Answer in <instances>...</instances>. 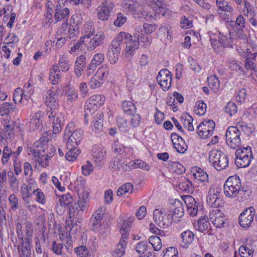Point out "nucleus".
Here are the masks:
<instances>
[{"label": "nucleus", "instance_id": "dca6fc26", "mask_svg": "<svg viewBox=\"0 0 257 257\" xmlns=\"http://www.w3.org/2000/svg\"><path fill=\"white\" fill-rule=\"evenodd\" d=\"M92 156L95 166H101L106 160V150L102 146L95 145L92 149Z\"/></svg>", "mask_w": 257, "mask_h": 257}, {"label": "nucleus", "instance_id": "7c9ffc66", "mask_svg": "<svg viewBox=\"0 0 257 257\" xmlns=\"http://www.w3.org/2000/svg\"><path fill=\"white\" fill-rule=\"evenodd\" d=\"M73 201V198L69 193L63 195L59 199V204L57 203L56 208L57 212L62 213L65 210L66 205H69Z\"/></svg>", "mask_w": 257, "mask_h": 257}, {"label": "nucleus", "instance_id": "f257e3e1", "mask_svg": "<svg viewBox=\"0 0 257 257\" xmlns=\"http://www.w3.org/2000/svg\"><path fill=\"white\" fill-rule=\"evenodd\" d=\"M130 37V34L121 32L112 40L108 48L107 54L108 60L110 63L115 64L118 61L123 38H128Z\"/></svg>", "mask_w": 257, "mask_h": 257}, {"label": "nucleus", "instance_id": "bf43d9fd", "mask_svg": "<svg viewBox=\"0 0 257 257\" xmlns=\"http://www.w3.org/2000/svg\"><path fill=\"white\" fill-rule=\"evenodd\" d=\"M238 251L241 257H252L253 253V251L246 245L241 246Z\"/></svg>", "mask_w": 257, "mask_h": 257}, {"label": "nucleus", "instance_id": "bb28decb", "mask_svg": "<svg viewBox=\"0 0 257 257\" xmlns=\"http://www.w3.org/2000/svg\"><path fill=\"white\" fill-rule=\"evenodd\" d=\"M170 213L173 217L181 218L184 215V209L183 203L180 200L176 199L170 206Z\"/></svg>", "mask_w": 257, "mask_h": 257}, {"label": "nucleus", "instance_id": "a19ab883", "mask_svg": "<svg viewBox=\"0 0 257 257\" xmlns=\"http://www.w3.org/2000/svg\"><path fill=\"white\" fill-rule=\"evenodd\" d=\"M67 148L69 150L68 152L66 153L65 158L69 161H73L77 159V156L80 153V151L76 147L68 146L67 144Z\"/></svg>", "mask_w": 257, "mask_h": 257}, {"label": "nucleus", "instance_id": "79ce46f5", "mask_svg": "<svg viewBox=\"0 0 257 257\" xmlns=\"http://www.w3.org/2000/svg\"><path fill=\"white\" fill-rule=\"evenodd\" d=\"M16 105L12 103L4 102L0 106V114L2 116L7 115L14 111Z\"/></svg>", "mask_w": 257, "mask_h": 257}, {"label": "nucleus", "instance_id": "c9c22d12", "mask_svg": "<svg viewBox=\"0 0 257 257\" xmlns=\"http://www.w3.org/2000/svg\"><path fill=\"white\" fill-rule=\"evenodd\" d=\"M242 62L238 60L232 59L228 60V67L232 72L244 74L245 72L242 68Z\"/></svg>", "mask_w": 257, "mask_h": 257}, {"label": "nucleus", "instance_id": "ea45409f", "mask_svg": "<svg viewBox=\"0 0 257 257\" xmlns=\"http://www.w3.org/2000/svg\"><path fill=\"white\" fill-rule=\"evenodd\" d=\"M133 17L136 19L143 18L148 21H152L154 19L152 15L145 8L140 11L137 10L134 14Z\"/></svg>", "mask_w": 257, "mask_h": 257}, {"label": "nucleus", "instance_id": "20e7f679", "mask_svg": "<svg viewBox=\"0 0 257 257\" xmlns=\"http://www.w3.org/2000/svg\"><path fill=\"white\" fill-rule=\"evenodd\" d=\"M235 164L238 167H248L253 158L251 147L247 146L237 149L235 152Z\"/></svg>", "mask_w": 257, "mask_h": 257}, {"label": "nucleus", "instance_id": "5701e85b", "mask_svg": "<svg viewBox=\"0 0 257 257\" xmlns=\"http://www.w3.org/2000/svg\"><path fill=\"white\" fill-rule=\"evenodd\" d=\"M220 44L224 47L231 46L233 42V38L231 37V33L228 28H225L218 31Z\"/></svg>", "mask_w": 257, "mask_h": 257}, {"label": "nucleus", "instance_id": "7ed1b4c3", "mask_svg": "<svg viewBox=\"0 0 257 257\" xmlns=\"http://www.w3.org/2000/svg\"><path fill=\"white\" fill-rule=\"evenodd\" d=\"M209 159L210 163L217 171L225 169L228 165V156L220 151L211 150Z\"/></svg>", "mask_w": 257, "mask_h": 257}, {"label": "nucleus", "instance_id": "4d7b16f0", "mask_svg": "<svg viewBox=\"0 0 257 257\" xmlns=\"http://www.w3.org/2000/svg\"><path fill=\"white\" fill-rule=\"evenodd\" d=\"M103 83V81L100 80V78L96 74H94L89 82V85L91 88L95 89L100 87Z\"/></svg>", "mask_w": 257, "mask_h": 257}, {"label": "nucleus", "instance_id": "e433bc0d", "mask_svg": "<svg viewBox=\"0 0 257 257\" xmlns=\"http://www.w3.org/2000/svg\"><path fill=\"white\" fill-rule=\"evenodd\" d=\"M65 95L68 102L72 103L77 100L78 93L76 90L71 86H67L65 89Z\"/></svg>", "mask_w": 257, "mask_h": 257}, {"label": "nucleus", "instance_id": "aec40b11", "mask_svg": "<svg viewBox=\"0 0 257 257\" xmlns=\"http://www.w3.org/2000/svg\"><path fill=\"white\" fill-rule=\"evenodd\" d=\"M30 152L33 156V159L37 162L42 167H46L48 166V160L50 158L46 154L42 153L41 150L35 147V145L31 147Z\"/></svg>", "mask_w": 257, "mask_h": 257}, {"label": "nucleus", "instance_id": "603ef678", "mask_svg": "<svg viewBox=\"0 0 257 257\" xmlns=\"http://www.w3.org/2000/svg\"><path fill=\"white\" fill-rule=\"evenodd\" d=\"M9 175V183L11 189L14 191H17L19 190V181L17 177L14 174L13 172L11 175Z\"/></svg>", "mask_w": 257, "mask_h": 257}, {"label": "nucleus", "instance_id": "c85d7f7f", "mask_svg": "<svg viewBox=\"0 0 257 257\" xmlns=\"http://www.w3.org/2000/svg\"><path fill=\"white\" fill-rule=\"evenodd\" d=\"M69 16V10L61 5L57 6L54 13V17L56 21L59 22L64 20L67 21Z\"/></svg>", "mask_w": 257, "mask_h": 257}, {"label": "nucleus", "instance_id": "f704fd0d", "mask_svg": "<svg viewBox=\"0 0 257 257\" xmlns=\"http://www.w3.org/2000/svg\"><path fill=\"white\" fill-rule=\"evenodd\" d=\"M61 73L58 66L54 65L49 72V80L54 85L57 84L60 81Z\"/></svg>", "mask_w": 257, "mask_h": 257}, {"label": "nucleus", "instance_id": "2f4dec72", "mask_svg": "<svg viewBox=\"0 0 257 257\" xmlns=\"http://www.w3.org/2000/svg\"><path fill=\"white\" fill-rule=\"evenodd\" d=\"M86 66V58L84 55L79 56L75 62L74 72L77 77L82 75Z\"/></svg>", "mask_w": 257, "mask_h": 257}, {"label": "nucleus", "instance_id": "8fccbe9b", "mask_svg": "<svg viewBox=\"0 0 257 257\" xmlns=\"http://www.w3.org/2000/svg\"><path fill=\"white\" fill-rule=\"evenodd\" d=\"M224 111L229 116H234L237 112V106L234 102L229 101L224 107Z\"/></svg>", "mask_w": 257, "mask_h": 257}, {"label": "nucleus", "instance_id": "49530a36", "mask_svg": "<svg viewBox=\"0 0 257 257\" xmlns=\"http://www.w3.org/2000/svg\"><path fill=\"white\" fill-rule=\"evenodd\" d=\"M209 225L210 223L206 218H202L197 223H194V227L197 230L203 232L208 228Z\"/></svg>", "mask_w": 257, "mask_h": 257}, {"label": "nucleus", "instance_id": "4be33fe9", "mask_svg": "<svg viewBox=\"0 0 257 257\" xmlns=\"http://www.w3.org/2000/svg\"><path fill=\"white\" fill-rule=\"evenodd\" d=\"M134 37L138 41L142 42L144 47H148L152 43V36L144 35L141 25L137 26L135 27Z\"/></svg>", "mask_w": 257, "mask_h": 257}, {"label": "nucleus", "instance_id": "de8ad7c7", "mask_svg": "<svg viewBox=\"0 0 257 257\" xmlns=\"http://www.w3.org/2000/svg\"><path fill=\"white\" fill-rule=\"evenodd\" d=\"M133 191V186L131 183H126L118 189L116 194L118 196H121L123 194L128 193H132Z\"/></svg>", "mask_w": 257, "mask_h": 257}, {"label": "nucleus", "instance_id": "6e6d98bb", "mask_svg": "<svg viewBox=\"0 0 257 257\" xmlns=\"http://www.w3.org/2000/svg\"><path fill=\"white\" fill-rule=\"evenodd\" d=\"M207 81L208 85L211 89L214 90H218L220 86V81L216 76H210L208 78Z\"/></svg>", "mask_w": 257, "mask_h": 257}, {"label": "nucleus", "instance_id": "a211bd4d", "mask_svg": "<svg viewBox=\"0 0 257 257\" xmlns=\"http://www.w3.org/2000/svg\"><path fill=\"white\" fill-rule=\"evenodd\" d=\"M47 114L50 119H53V134H57L59 133L62 130V126L63 124L64 116L63 114L57 110L51 111V112Z\"/></svg>", "mask_w": 257, "mask_h": 257}, {"label": "nucleus", "instance_id": "f3484780", "mask_svg": "<svg viewBox=\"0 0 257 257\" xmlns=\"http://www.w3.org/2000/svg\"><path fill=\"white\" fill-rule=\"evenodd\" d=\"M130 36L131 37L128 38H123V40L126 44L124 50V54L125 57L127 58H131L139 47V41L136 40H133L132 39L133 36L130 34Z\"/></svg>", "mask_w": 257, "mask_h": 257}, {"label": "nucleus", "instance_id": "1a4fd4ad", "mask_svg": "<svg viewBox=\"0 0 257 257\" xmlns=\"http://www.w3.org/2000/svg\"><path fill=\"white\" fill-rule=\"evenodd\" d=\"M173 217L167 214L164 209H155L153 211V220L160 227L165 228L171 224Z\"/></svg>", "mask_w": 257, "mask_h": 257}, {"label": "nucleus", "instance_id": "052dcab7", "mask_svg": "<svg viewBox=\"0 0 257 257\" xmlns=\"http://www.w3.org/2000/svg\"><path fill=\"white\" fill-rule=\"evenodd\" d=\"M206 110V104L202 101L200 100L196 103L195 113L199 115H203Z\"/></svg>", "mask_w": 257, "mask_h": 257}, {"label": "nucleus", "instance_id": "2eb2a0df", "mask_svg": "<svg viewBox=\"0 0 257 257\" xmlns=\"http://www.w3.org/2000/svg\"><path fill=\"white\" fill-rule=\"evenodd\" d=\"M209 217L210 221L216 228H221L224 227L226 218L220 209H212L209 214Z\"/></svg>", "mask_w": 257, "mask_h": 257}, {"label": "nucleus", "instance_id": "0eeeda50", "mask_svg": "<svg viewBox=\"0 0 257 257\" xmlns=\"http://www.w3.org/2000/svg\"><path fill=\"white\" fill-rule=\"evenodd\" d=\"M105 100V97L102 95H94L88 99L86 102L85 107L84 117H86L90 114H92L97 107L101 106Z\"/></svg>", "mask_w": 257, "mask_h": 257}, {"label": "nucleus", "instance_id": "9d476101", "mask_svg": "<svg viewBox=\"0 0 257 257\" xmlns=\"http://www.w3.org/2000/svg\"><path fill=\"white\" fill-rule=\"evenodd\" d=\"M215 126L213 120H204L197 126V133L201 139H206L213 135Z\"/></svg>", "mask_w": 257, "mask_h": 257}, {"label": "nucleus", "instance_id": "13d9d810", "mask_svg": "<svg viewBox=\"0 0 257 257\" xmlns=\"http://www.w3.org/2000/svg\"><path fill=\"white\" fill-rule=\"evenodd\" d=\"M126 245H123L122 244L118 243L114 250L112 253L114 257H121L125 253Z\"/></svg>", "mask_w": 257, "mask_h": 257}, {"label": "nucleus", "instance_id": "09e8293b", "mask_svg": "<svg viewBox=\"0 0 257 257\" xmlns=\"http://www.w3.org/2000/svg\"><path fill=\"white\" fill-rule=\"evenodd\" d=\"M179 188L185 192L191 193L193 192L194 187L192 182L188 179H184V180L179 184Z\"/></svg>", "mask_w": 257, "mask_h": 257}, {"label": "nucleus", "instance_id": "9b49d317", "mask_svg": "<svg viewBox=\"0 0 257 257\" xmlns=\"http://www.w3.org/2000/svg\"><path fill=\"white\" fill-rule=\"evenodd\" d=\"M221 190L220 188L214 187H211L209 190L207 202L209 205L215 208L223 204L222 196L220 194Z\"/></svg>", "mask_w": 257, "mask_h": 257}, {"label": "nucleus", "instance_id": "473e14b6", "mask_svg": "<svg viewBox=\"0 0 257 257\" xmlns=\"http://www.w3.org/2000/svg\"><path fill=\"white\" fill-rule=\"evenodd\" d=\"M191 173L196 181L200 182H208V175L201 169L197 167H194L192 169Z\"/></svg>", "mask_w": 257, "mask_h": 257}, {"label": "nucleus", "instance_id": "393cba45", "mask_svg": "<svg viewBox=\"0 0 257 257\" xmlns=\"http://www.w3.org/2000/svg\"><path fill=\"white\" fill-rule=\"evenodd\" d=\"M44 115L42 111L39 110L31 115L29 126L31 130L34 131L42 125Z\"/></svg>", "mask_w": 257, "mask_h": 257}, {"label": "nucleus", "instance_id": "39448f33", "mask_svg": "<svg viewBox=\"0 0 257 257\" xmlns=\"http://www.w3.org/2000/svg\"><path fill=\"white\" fill-rule=\"evenodd\" d=\"M52 134L51 131L46 132L40 139L34 143L35 147L41 150L50 158L52 157L55 152V149L52 144L49 143V137Z\"/></svg>", "mask_w": 257, "mask_h": 257}, {"label": "nucleus", "instance_id": "412c9836", "mask_svg": "<svg viewBox=\"0 0 257 257\" xmlns=\"http://www.w3.org/2000/svg\"><path fill=\"white\" fill-rule=\"evenodd\" d=\"M183 201L187 207L188 213L192 216L196 215L198 212V204L192 196L190 195L185 196Z\"/></svg>", "mask_w": 257, "mask_h": 257}, {"label": "nucleus", "instance_id": "680f3d73", "mask_svg": "<svg viewBox=\"0 0 257 257\" xmlns=\"http://www.w3.org/2000/svg\"><path fill=\"white\" fill-rule=\"evenodd\" d=\"M174 147L176 151L180 153H184L187 150V145L183 139H180V141L174 143Z\"/></svg>", "mask_w": 257, "mask_h": 257}, {"label": "nucleus", "instance_id": "cd10ccee", "mask_svg": "<svg viewBox=\"0 0 257 257\" xmlns=\"http://www.w3.org/2000/svg\"><path fill=\"white\" fill-rule=\"evenodd\" d=\"M105 210L104 207H100L91 217V222L92 224V228L94 230H97L98 227L101 226L100 222L103 218V214L105 212Z\"/></svg>", "mask_w": 257, "mask_h": 257}, {"label": "nucleus", "instance_id": "c03bdc74", "mask_svg": "<svg viewBox=\"0 0 257 257\" xmlns=\"http://www.w3.org/2000/svg\"><path fill=\"white\" fill-rule=\"evenodd\" d=\"M122 108L124 112L127 115H132L136 111L135 104L130 101H124L122 103Z\"/></svg>", "mask_w": 257, "mask_h": 257}, {"label": "nucleus", "instance_id": "5fc2aeb1", "mask_svg": "<svg viewBox=\"0 0 257 257\" xmlns=\"http://www.w3.org/2000/svg\"><path fill=\"white\" fill-rule=\"evenodd\" d=\"M33 194L36 196L35 200L39 203L44 204L46 201V198L44 193L40 189L34 190Z\"/></svg>", "mask_w": 257, "mask_h": 257}, {"label": "nucleus", "instance_id": "f8f14e48", "mask_svg": "<svg viewBox=\"0 0 257 257\" xmlns=\"http://www.w3.org/2000/svg\"><path fill=\"white\" fill-rule=\"evenodd\" d=\"M255 213V209L252 206L245 209L238 218V222L240 226L243 228L250 227L253 221Z\"/></svg>", "mask_w": 257, "mask_h": 257}, {"label": "nucleus", "instance_id": "a878e982", "mask_svg": "<svg viewBox=\"0 0 257 257\" xmlns=\"http://www.w3.org/2000/svg\"><path fill=\"white\" fill-rule=\"evenodd\" d=\"M127 158L122 157L121 156L113 158L109 163V167L113 170L125 171L127 169L126 160Z\"/></svg>", "mask_w": 257, "mask_h": 257}, {"label": "nucleus", "instance_id": "3c124183", "mask_svg": "<svg viewBox=\"0 0 257 257\" xmlns=\"http://www.w3.org/2000/svg\"><path fill=\"white\" fill-rule=\"evenodd\" d=\"M149 243L152 245L154 249L159 251L162 247V241L161 238L158 236H151L149 238Z\"/></svg>", "mask_w": 257, "mask_h": 257}, {"label": "nucleus", "instance_id": "423d86ee", "mask_svg": "<svg viewBox=\"0 0 257 257\" xmlns=\"http://www.w3.org/2000/svg\"><path fill=\"white\" fill-rule=\"evenodd\" d=\"M78 199L77 202L73 205L72 208L70 209V213L71 214L72 210L73 213L77 214H82L86 210L89 205V193L86 191H78Z\"/></svg>", "mask_w": 257, "mask_h": 257}, {"label": "nucleus", "instance_id": "72a5a7b5", "mask_svg": "<svg viewBox=\"0 0 257 257\" xmlns=\"http://www.w3.org/2000/svg\"><path fill=\"white\" fill-rule=\"evenodd\" d=\"M103 116V113L101 111H98L95 114L93 120V128L95 131H100L102 129Z\"/></svg>", "mask_w": 257, "mask_h": 257}, {"label": "nucleus", "instance_id": "4c0bfd02", "mask_svg": "<svg viewBox=\"0 0 257 257\" xmlns=\"http://www.w3.org/2000/svg\"><path fill=\"white\" fill-rule=\"evenodd\" d=\"M182 241L184 244V247H187L188 245L190 244L194 238L193 232L189 230L184 231L181 234Z\"/></svg>", "mask_w": 257, "mask_h": 257}, {"label": "nucleus", "instance_id": "338daca9", "mask_svg": "<svg viewBox=\"0 0 257 257\" xmlns=\"http://www.w3.org/2000/svg\"><path fill=\"white\" fill-rule=\"evenodd\" d=\"M84 31L85 32V34L82 39L89 38L93 34V33L94 32V29L91 25L90 23H86L84 25Z\"/></svg>", "mask_w": 257, "mask_h": 257}, {"label": "nucleus", "instance_id": "6e6552de", "mask_svg": "<svg viewBox=\"0 0 257 257\" xmlns=\"http://www.w3.org/2000/svg\"><path fill=\"white\" fill-rule=\"evenodd\" d=\"M226 144L232 149L238 147L241 142L239 129L236 126H229L225 135Z\"/></svg>", "mask_w": 257, "mask_h": 257}, {"label": "nucleus", "instance_id": "0e129e2a", "mask_svg": "<svg viewBox=\"0 0 257 257\" xmlns=\"http://www.w3.org/2000/svg\"><path fill=\"white\" fill-rule=\"evenodd\" d=\"M8 200L12 210L15 211L19 208V200L15 194H12L10 195Z\"/></svg>", "mask_w": 257, "mask_h": 257}, {"label": "nucleus", "instance_id": "6ab92c4d", "mask_svg": "<svg viewBox=\"0 0 257 257\" xmlns=\"http://www.w3.org/2000/svg\"><path fill=\"white\" fill-rule=\"evenodd\" d=\"M45 103L47 107V114L51 111L58 110L59 106L58 97L55 92L51 90H48L45 94Z\"/></svg>", "mask_w": 257, "mask_h": 257}, {"label": "nucleus", "instance_id": "864d4df0", "mask_svg": "<svg viewBox=\"0 0 257 257\" xmlns=\"http://www.w3.org/2000/svg\"><path fill=\"white\" fill-rule=\"evenodd\" d=\"M20 257H29L31 254L30 247L28 242H23L21 246L19 247Z\"/></svg>", "mask_w": 257, "mask_h": 257}, {"label": "nucleus", "instance_id": "a18cd8bd", "mask_svg": "<svg viewBox=\"0 0 257 257\" xmlns=\"http://www.w3.org/2000/svg\"><path fill=\"white\" fill-rule=\"evenodd\" d=\"M109 73V68L107 65H103L97 70L96 74L100 80L104 81L107 78Z\"/></svg>", "mask_w": 257, "mask_h": 257}, {"label": "nucleus", "instance_id": "774afa93", "mask_svg": "<svg viewBox=\"0 0 257 257\" xmlns=\"http://www.w3.org/2000/svg\"><path fill=\"white\" fill-rule=\"evenodd\" d=\"M216 2L218 9L222 11L230 12L233 10L232 8L228 5L224 0H216Z\"/></svg>", "mask_w": 257, "mask_h": 257}, {"label": "nucleus", "instance_id": "37998d69", "mask_svg": "<svg viewBox=\"0 0 257 257\" xmlns=\"http://www.w3.org/2000/svg\"><path fill=\"white\" fill-rule=\"evenodd\" d=\"M122 8L125 11L131 12L134 16V14L136 12L137 5L136 3L132 0L124 1L121 4Z\"/></svg>", "mask_w": 257, "mask_h": 257}, {"label": "nucleus", "instance_id": "b1692460", "mask_svg": "<svg viewBox=\"0 0 257 257\" xmlns=\"http://www.w3.org/2000/svg\"><path fill=\"white\" fill-rule=\"evenodd\" d=\"M83 130L78 128L73 131L69 137L67 144L68 146L76 147L83 139Z\"/></svg>", "mask_w": 257, "mask_h": 257}, {"label": "nucleus", "instance_id": "58836bf2", "mask_svg": "<svg viewBox=\"0 0 257 257\" xmlns=\"http://www.w3.org/2000/svg\"><path fill=\"white\" fill-rule=\"evenodd\" d=\"M62 71L66 72L69 69L70 64L69 60L67 56L65 54L60 55L58 61V65H57Z\"/></svg>", "mask_w": 257, "mask_h": 257}, {"label": "nucleus", "instance_id": "69168bd1", "mask_svg": "<svg viewBox=\"0 0 257 257\" xmlns=\"http://www.w3.org/2000/svg\"><path fill=\"white\" fill-rule=\"evenodd\" d=\"M133 218H129L127 220H123L121 222L120 232H128L132 227Z\"/></svg>", "mask_w": 257, "mask_h": 257}, {"label": "nucleus", "instance_id": "ddd939ff", "mask_svg": "<svg viewBox=\"0 0 257 257\" xmlns=\"http://www.w3.org/2000/svg\"><path fill=\"white\" fill-rule=\"evenodd\" d=\"M114 5L110 2L104 1L96 9L97 17L102 21H107L112 12Z\"/></svg>", "mask_w": 257, "mask_h": 257}, {"label": "nucleus", "instance_id": "e2e57ef3", "mask_svg": "<svg viewBox=\"0 0 257 257\" xmlns=\"http://www.w3.org/2000/svg\"><path fill=\"white\" fill-rule=\"evenodd\" d=\"M104 59V57L102 53H97L93 56L90 63L97 67L103 62Z\"/></svg>", "mask_w": 257, "mask_h": 257}, {"label": "nucleus", "instance_id": "4468645a", "mask_svg": "<svg viewBox=\"0 0 257 257\" xmlns=\"http://www.w3.org/2000/svg\"><path fill=\"white\" fill-rule=\"evenodd\" d=\"M172 77L171 72L167 69H163L159 72L157 80L164 91H167L170 88Z\"/></svg>", "mask_w": 257, "mask_h": 257}, {"label": "nucleus", "instance_id": "f03ea898", "mask_svg": "<svg viewBox=\"0 0 257 257\" xmlns=\"http://www.w3.org/2000/svg\"><path fill=\"white\" fill-rule=\"evenodd\" d=\"M240 180L238 176L229 177L224 184L225 195L230 198H234L243 192Z\"/></svg>", "mask_w": 257, "mask_h": 257}, {"label": "nucleus", "instance_id": "c756f323", "mask_svg": "<svg viewBox=\"0 0 257 257\" xmlns=\"http://www.w3.org/2000/svg\"><path fill=\"white\" fill-rule=\"evenodd\" d=\"M105 35L102 32L98 33L91 39L86 45L89 51L94 50L97 46L103 44Z\"/></svg>", "mask_w": 257, "mask_h": 257}]
</instances>
